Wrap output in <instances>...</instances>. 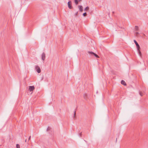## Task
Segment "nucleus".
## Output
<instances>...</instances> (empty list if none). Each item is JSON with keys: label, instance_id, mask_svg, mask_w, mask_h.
<instances>
[{"label": "nucleus", "instance_id": "12", "mask_svg": "<svg viewBox=\"0 0 148 148\" xmlns=\"http://www.w3.org/2000/svg\"><path fill=\"white\" fill-rule=\"evenodd\" d=\"M89 9V8L87 6L84 9V10L85 11H87Z\"/></svg>", "mask_w": 148, "mask_h": 148}, {"label": "nucleus", "instance_id": "6", "mask_svg": "<svg viewBox=\"0 0 148 148\" xmlns=\"http://www.w3.org/2000/svg\"><path fill=\"white\" fill-rule=\"evenodd\" d=\"M42 59L43 60H45V53L44 52H43L42 54Z\"/></svg>", "mask_w": 148, "mask_h": 148}, {"label": "nucleus", "instance_id": "16", "mask_svg": "<svg viewBox=\"0 0 148 148\" xmlns=\"http://www.w3.org/2000/svg\"><path fill=\"white\" fill-rule=\"evenodd\" d=\"M139 94L141 96H142L143 95L142 93L141 92H139Z\"/></svg>", "mask_w": 148, "mask_h": 148}, {"label": "nucleus", "instance_id": "17", "mask_svg": "<svg viewBox=\"0 0 148 148\" xmlns=\"http://www.w3.org/2000/svg\"><path fill=\"white\" fill-rule=\"evenodd\" d=\"M139 34V33L138 32H136L135 33V35L136 36H137Z\"/></svg>", "mask_w": 148, "mask_h": 148}, {"label": "nucleus", "instance_id": "22", "mask_svg": "<svg viewBox=\"0 0 148 148\" xmlns=\"http://www.w3.org/2000/svg\"><path fill=\"white\" fill-rule=\"evenodd\" d=\"M78 0V1L79 2V1H81L82 0Z\"/></svg>", "mask_w": 148, "mask_h": 148}, {"label": "nucleus", "instance_id": "3", "mask_svg": "<svg viewBox=\"0 0 148 148\" xmlns=\"http://www.w3.org/2000/svg\"><path fill=\"white\" fill-rule=\"evenodd\" d=\"M35 69L38 73H40L41 72V70L40 68L38 66L36 65L35 66Z\"/></svg>", "mask_w": 148, "mask_h": 148}, {"label": "nucleus", "instance_id": "8", "mask_svg": "<svg viewBox=\"0 0 148 148\" xmlns=\"http://www.w3.org/2000/svg\"><path fill=\"white\" fill-rule=\"evenodd\" d=\"M121 83L123 85H124L125 86L126 85V84L125 82V81H124L123 80H122L121 82Z\"/></svg>", "mask_w": 148, "mask_h": 148}, {"label": "nucleus", "instance_id": "20", "mask_svg": "<svg viewBox=\"0 0 148 148\" xmlns=\"http://www.w3.org/2000/svg\"><path fill=\"white\" fill-rule=\"evenodd\" d=\"M30 138H31V136H30L28 138V141H29L30 140Z\"/></svg>", "mask_w": 148, "mask_h": 148}, {"label": "nucleus", "instance_id": "1", "mask_svg": "<svg viewBox=\"0 0 148 148\" xmlns=\"http://www.w3.org/2000/svg\"><path fill=\"white\" fill-rule=\"evenodd\" d=\"M134 42L136 45V46L137 47V49L138 50V53L139 54V55L140 56H141V53L140 51V46L136 40H134Z\"/></svg>", "mask_w": 148, "mask_h": 148}, {"label": "nucleus", "instance_id": "13", "mask_svg": "<svg viewBox=\"0 0 148 148\" xmlns=\"http://www.w3.org/2000/svg\"><path fill=\"white\" fill-rule=\"evenodd\" d=\"M16 148H20V145L18 144H17L16 145Z\"/></svg>", "mask_w": 148, "mask_h": 148}, {"label": "nucleus", "instance_id": "24", "mask_svg": "<svg viewBox=\"0 0 148 148\" xmlns=\"http://www.w3.org/2000/svg\"><path fill=\"white\" fill-rule=\"evenodd\" d=\"M117 138H116V141H117Z\"/></svg>", "mask_w": 148, "mask_h": 148}, {"label": "nucleus", "instance_id": "21", "mask_svg": "<svg viewBox=\"0 0 148 148\" xmlns=\"http://www.w3.org/2000/svg\"><path fill=\"white\" fill-rule=\"evenodd\" d=\"M79 136H82L81 133H80L79 134Z\"/></svg>", "mask_w": 148, "mask_h": 148}, {"label": "nucleus", "instance_id": "2", "mask_svg": "<svg viewBox=\"0 0 148 148\" xmlns=\"http://www.w3.org/2000/svg\"><path fill=\"white\" fill-rule=\"evenodd\" d=\"M88 53L91 56H94L97 58H99V56L96 54L92 51H88Z\"/></svg>", "mask_w": 148, "mask_h": 148}, {"label": "nucleus", "instance_id": "23", "mask_svg": "<svg viewBox=\"0 0 148 148\" xmlns=\"http://www.w3.org/2000/svg\"><path fill=\"white\" fill-rule=\"evenodd\" d=\"M26 141H27V139H26L25 140V142H26Z\"/></svg>", "mask_w": 148, "mask_h": 148}, {"label": "nucleus", "instance_id": "7", "mask_svg": "<svg viewBox=\"0 0 148 148\" xmlns=\"http://www.w3.org/2000/svg\"><path fill=\"white\" fill-rule=\"evenodd\" d=\"M78 7L80 11L81 12H82L83 10V8L82 6L81 5H79Z\"/></svg>", "mask_w": 148, "mask_h": 148}, {"label": "nucleus", "instance_id": "18", "mask_svg": "<svg viewBox=\"0 0 148 148\" xmlns=\"http://www.w3.org/2000/svg\"><path fill=\"white\" fill-rule=\"evenodd\" d=\"M50 129V127H48V128H47V130L48 131V130H49Z\"/></svg>", "mask_w": 148, "mask_h": 148}, {"label": "nucleus", "instance_id": "14", "mask_svg": "<svg viewBox=\"0 0 148 148\" xmlns=\"http://www.w3.org/2000/svg\"><path fill=\"white\" fill-rule=\"evenodd\" d=\"M86 15L87 14L86 12H85L83 14V16H86Z\"/></svg>", "mask_w": 148, "mask_h": 148}, {"label": "nucleus", "instance_id": "19", "mask_svg": "<svg viewBox=\"0 0 148 148\" xmlns=\"http://www.w3.org/2000/svg\"><path fill=\"white\" fill-rule=\"evenodd\" d=\"M78 12H77L75 14V16H77V14H78Z\"/></svg>", "mask_w": 148, "mask_h": 148}, {"label": "nucleus", "instance_id": "11", "mask_svg": "<svg viewBox=\"0 0 148 148\" xmlns=\"http://www.w3.org/2000/svg\"><path fill=\"white\" fill-rule=\"evenodd\" d=\"M135 29L136 31H138V26H136L135 27Z\"/></svg>", "mask_w": 148, "mask_h": 148}, {"label": "nucleus", "instance_id": "15", "mask_svg": "<svg viewBox=\"0 0 148 148\" xmlns=\"http://www.w3.org/2000/svg\"><path fill=\"white\" fill-rule=\"evenodd\" d=\"M75 115H76V111L75 110L74 111V115H73L74 117H75Z\"/></svg>", "mask_w": 148, "mask_h": 148}, {"label": "nucleus", "instance_id": "9", "mask_svg": "<svg viewBox=\"0 0 148 148\" xmlns=\"http://www.w3.org/2000/svg\"><path fill=\"white\" fill-rule=\"evenodd\" d=\"M88 95L87 94L85 93L84 95V97L85 99H87L88 98Z\"/></svg>", "mask_w": 148, "mask_h": 148}, {"label": "nucleus", "instance_id": "10", "mask_svg": "<svg viewBox=\"0 0 148 148\" xmlns=\"http://www.w3.org/2000/svg\"><path fill=\"white\" fill-rule=\"evenodd\" d=\"M75 2L76 5H77L78 3V1L77 0H75Z\"/></svg>", "mask_w": 148, "mask_h": 148}, {"label": "nucleus", "instance_id": "4", "mask_svg": "<svg viewBox=\"0 0 148 148\" xmlns=\"http://www.w3.org/2000/svg\"><path fill=\"white\" fill-rule=\"evenodd\" d=\"M71 1H69L68 2V5L69 8V9H71L72 8V6L71 5Z\"/></svg>", "mask_w": 148, "mask_h": 148}, {"label": "nucleus", "instance_id": "5", "mask_svg": "<svg viewBox=\"0 0 148 148\" xmlns=\"http://www.w3.org/2000/svg\"><path fill=\"white\" fill-rule=\"evenodd\" d=\"M29 89L30 91H32L34 89V86H29Z\"/></svg>", "mask_w": 148, "mask_h": 148}]
</instances>
